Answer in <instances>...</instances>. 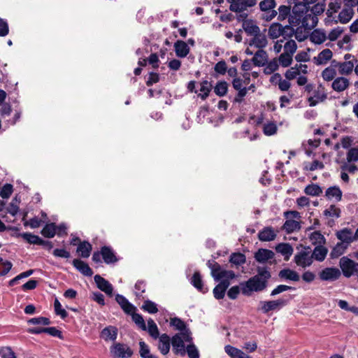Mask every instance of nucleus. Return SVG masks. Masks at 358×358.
<instances>
[{"mask_svg":"<svg viewBox=\"0 0 358 358\" xmlns=\"http://www.w3.org/2000/svg\"><path fill=\"white\" fill-rule=\"evenodd\" d=\"M324 11L323 5L315 4L312 9L309 10L307 7H302L297 13H294V16L289 18L290 23H295L297 25L301 24L306 29H313L318 22L317 14Z\"/></svg>","mask_w":358,"mask_h":358,"instance_id":"f257e3e1","label":"nucleus"},{"mask_svg":"<svg viewBox=\"0 0 358 358\" xmlns=\"http://www.w3.org/2000/svg\"><path fill=\"white\" fill-rule=\"evenodd\" d=\"M270 278V272L266 268H258L257 275L240 284L242 294L250 296L252 292L264 290L266 287L268 280Z\"/></svg>","mask_w":358,"mask_h":358,"instance_id":"f03ea898","label":"nucleus"},{"mask_svg":"<svg viewBox=\"0 0 358 358\" xmlns=\"http://www.w3.org/2000/svg\"><path fill=\"white\" fill-rule=\"evenodd\" d=\"M191 331L176 334L171 338L172 350L175 355L184 357L186 355L185 343H192Z\"/></svg>","mask_w":358,"mask_h":358,"instance_id":"7ed1b4c3","label":"nucleus"},{"mask_svg":"<svg viewBox=\"0 0 358 358\" xmlns=\"http://www.w3.org/2000/svg\"><path fill=\"white\" fill-rule=\"evenodd\" d=\"M207 265L210 268L211 275L216 281L220 280L222 278H235V273L234 271L222 269L220 265L214 260H209Z\"/></svg>","mask_w":358,"mask_h":358,"instance_id":"20e7f679","label":"nucleus"},{"mask_svg":"<svg viewBox=\"0 0 358 358\" xmlns=\"http://www.w3.org/2000/svg\"><path fill=\"white\" fill-rule=\"evenodd\" d=\"M259 9L262 11L263 19L266 21H271L278 15V11L275 10L276 6L275 0H262L259 3Z\"/></svg>","mask_w":358,"mask_h":358,"instance_id":"39448f33","label":"nucleus"},{"mask_svg":"<svg viewBox=\"0 0 358 358\" xmlns=\"http://www.w3.org/2000/svg\"><path fill=\"white\" fill-rule=\"evenodd\" d=\"M288 302L289 299L284 298L278 299L277 300L273 301H261V310L266 314L271 310H280L284 306H285L288 303Z\"/></svg>","mask_w":358,"mask_h":358,"instance_id":"423d86ee","label":"nucleus"},{"mask_svg":"<svg viewBox=\"0 0 358 358\" xmlns=\"http://www.w3.org/2000/svg\"><path fill=\"white\" fill-rule=\"evenodd\" d=\"M230 3V10L241 13L256 5L257 0H227Z\"/></svg>","mask_w":358,"mask_h":358,"instance_id":"0eeeda50","label":"nucleus"},{"mask_svg":"<svg viewBox=\"0 0 358 358\" xmlns=\"http://www.w3.org/2000/svg\"><path fill=\"white\" fill-rule=\"evenodd\" d=\"M294 261L298 266L306 268L313 264V255L310 252L302 250L295 255Z\"/></svg>","mask_w":358,"mask_h":358,"instance_id":"6e6552de","label":"nucleus"},{"mask_svg":"<svg viewBox=\"0 0 358 358\" xmlns=\"http://www.w3.org/2000/svg\"><path fill=\"white\" fill-rule=\"evenodd\" d=\"M327 98L324 87L320 85L314 90L313 96L308 98V102L310 106H315L318 103L325 101Z\"/></svg>","mask_w":358,"mask_h":358,"instance_id":"1a4fd4ad","label":"nucleus"},{"mask_svg":"<svg viewBox=\"0 0 358 358\" xmlns=\"http://www.w3.org/2000/svg\"><path fill=\"white\" fill-rule=\"evenodd\" d=\"M336 238L340 241V242L344 243L345 245L350 246V245L355 241V238L353 237L354 233L352 230L350 228H343L339 231H337L336 233Z\"/></svg>","mask_w":358,"mask_h":358,"instance_id":"9d476101","label":"nucleus"},{"mask_svg":"<svg viewBox=\"0 0 358 358\" xmlns=\"http://www.w3.org/2000/svg\"><path fill=\"white\" fill-rule=\"evenodd\" d=\"M340 276V270L334 267L326 268L319 273L320 278L325 281H334L338 279Z\"/></svg>","mask_w":358,"mask_h":358,"instance_id":"9b49d317","label":"nucleus"},{"mask_svg":"<svg viewBox=\"0 0 358 358\" xmlns=\"http://www.w3.org/2000/svg\"><path fill=\"white\" fill-rule=\"evenodd\" d=\"M113 348V353L118 358H129L133 355L132 350L127 345L122 343H116Z\"/></svg>","mask_w":358,"mask_h":358,"instance_id":"f8f14e48","label":"nucleus"},{"mask_svg":"<svg viewBox=\"0 0 358 358\" xmlns=\"http://www.w3.org/2000/svg\"><path fill=\"white\" fill-rule=\"evenodd\" d=\"M231 278H222L221 282L215 286L213 289V294L215 299H223L227 289L230 285L229 280Z\"/></svg>","mask_w":358,"mask_h":358,"instance_id":"ddd939ff","label":"nucleus"},{"mask_svg":"<svg viewBox=\"0 0 358 358\" xmlns=\"http://www.w3.org/2000/svg\"><path fill=\"white\" fill-rule=\"evenodd\" d=\"M94 281L99 289L104 292L108 295H112L113 288L108 281L99 275H96L94 276Z\"/></svg>","mask_w":358,"mask_h":358,"instance_id":"4468645a","label":"nucleus"},{"mask_svg":"<svg viewBox=\"0 0 358 358\" xmlns=\"http://www.w3.org/2000/svg\"><path fill=\"white\" fill-rule=\"evenodd\" d=\"M277 236L275 231L271 227H266L263 228L258 234V238L262 241H273Z\"/></svg>","mask_w":358,"mask_h":358,"instance_id":"2eb2a0df","label":"nucleus"},{"mask_svg":"<svg viewBox=\"0 0 358 358\" xmlns=\"http://www.w3.org/2000/svg\"><path fill=\"white\" fill-rule=\"evenodd\" d=\"M171 339L166 334H163L159 337L158 349L164 355H167L170 350Z\"/></svg>","mask_w":358,"mask_h":358,"instance_id":"dca6fc26","label":"nucleus"},{"mask_svg":"<svg viewBox=\"0 0 358 358\" xmlns=\"http://www.w3.org/2000/svg\"><path fill=\"white\" fill-rule=\"evenodd\" d=\"M349 85V80L344 77H338L335 78L331 83L332 89L338 92L345 91L347 88H348Z\"/></svg>","mask_w":358,"mask_h":358,"instance_id":"f3484780","label":"nucleus"},{"mask_svg":"<svg viewBox=\"0 0 358 358\" xmlns=\"http://www.w3.org/2000/svg\"><path fill=\"white\" fill-rule=\"evenodd\" d=\"M116 301L120 306L122 309L127 314L132 313L136 310V307L133 306L124 296L120 294H117L115 297Z\"/></svg>","mask_w":358,"mask_h":358,"instance_id":"a211bd4d","label":"nucleus"},{"mask_svg":"<svg viewBox=\"0 0 358 358\" xmlns=\"http://www.w3.org/2000/svg\"><path fill=\"white\" fill-rule=\"evenodd\" d=\"M268 57L267 52L263 49H260L255 52L252 62L257 66H264L268 61Z\"/></svg>","mask_w":358,"mask_h":358,"instance_id":"6ab92c4d","label":"nucleus"},{"mask_svg":"<svg viewBox=\"0 0 358 358\" xmlns=\"http://www.w3.org/2000/svg\"><path fill=\"white\" fill-rule=\"evenodd\" d=\"M274 252L267 249H259L255 254V259L259 263H265L274 257Z\"/></svg>","mask_w":358,"mask_h":358,"instance_id":"aec40b11","label":"nucleus"},{"mask_svg":"<svg viewBox=\"0 0 358 358\" xmlns=\"http://www.w3.org/2000/svg\"><path fill=\"white\" fill-rule=\"evenodd\" d=\"M73 265L74 267H76L77 270H78L84 275L92 276L93 274L92 270L90 268L88 264L80 259H73Z\"/></svg>","mask_w":358,"mask_h":358,"instance_id":"412c9836","label":"nucleus"},{"mask_svg":"<svg viewBox=\"0 0 358 358\" xmlns=\"http://www.w3.org/2000/svg\"><path fill=\"white\" fill-rule=\"evenodd\" d=\"M268 44L266 36L264 34H261L259 32L256 34L254 37L250 41V45L262 49L265 48Z\"/></svg>","mask_w":358,"mask_h":358,"instance_id":"4be33fe9","label":"nucleus"},{"mask_svg":"<svg viewBox=\"0 0 358 358\" xmlns=\"http://www.w3.org/2000/svg\"><path fill=\"white\" fill-rule=\"evenodd\" d=\"M300 229V220H296L292 219H287V220L282 227V229L286 231L287 234H291L295 231H299Z\"/></svg>","mask_w":358,"mask_h":358,"instance_id":"5701e85b","label":"nucleus"},{"mask_svg":"<svg viewBox=\"0 0 358 358\" xmlns=\"http://www.w3.org/2000/svg\"><path fill=\"white\" fill-rule=\"evenodd\" d=\"M278 276L284 280H289L294 282H298L300 280V276L299 273L289 268H284L281 270L279 273Z\"/></svg>","mask_w":358,"mask_h":358,"instance_id":"b1692460","label":"nucleus"},{"mask_svg":"<svg viewBox=\"0 0 358 358\" xmlns=\"http://www.w3.org/2000/svg\"><path fill=\"white\" fill-rule=\"evenodd\" d=\"M224 351L231 358H252L250 356L244 353L242 350L230 345L224 347Z\"/></svg>","mask_w":358,"mask_h":358,"instance_id":"393cba45","label":"nucleus"},{"mask_svg":"<svg viewBox=\"0 0 358 358\" xmlns=\"http://www.w3.org/2000/svg\"><path fill=\"white\" fill-rule=\"evenodd\" d=\"M176 54L179 57H185L189 52L187 44L183 41H177L174 44Z\"/></svg>","mask_w":358,"mask_h":358,"instance_id":"a878e982","label":"nucleus"},{"mask_svg":"<svg viewBox=\"0 0 358 358\" xmlns=\"http://www.w3.org/2000/svg\"><path fill=\"white\" fill-rule=\"evenodd\" d=\"M333 53L331 50L327 48L320 52L318 55L314 57L317 65L325 64L332 57Z\"/></svg>","mask_w":358,"mask_h":358,"instance_id":"bb28decb","label":"nucleus"},{"mask_svg":"<svg viewBox=\"0 0 358 358\" xmlns=\"http://www.w3.org/2000/svg\"><path fill=\"white\" fill-rule=\"evenodd\" d=\"M117 329L113 326L104 328L101 332V337L105 341H115L117 338Z\"/></svg>","mask_w":358,"mask_h":358,"instance_id":"cd10ccee","label":"nucleus"},{"mask_svg":"<svg viewBox=\"0 0 358 358\" xmlns=\"http://www.w3.org/2000/svg\"><path fill=\"white\" fill-rule=\"evenodd\" d=\"M354 15V10L351 6H344L338 14V20L340 22L345 24L348 22Z\"/></svg>","mask_w":358,"mask_h":358,"instance_id":"c85d7f7f","label":"nucleus"},{"mask_svg":"<svg viewBox=\"0 0 358 358\" xmlns=\"http://www.w3.org/2000/svg\"><path fill=\"white\" fill-rule=\"evenodd\" d=\"M101 254L106 264L115 263L117 261L113 251L109 247H102L101 249Z\"/></svg>","mask_w":358,"mask_h":358,"instance_id":"c756f323","label":"nucleus"},{"mask_svg":"<svg viewBox=\"0 0 358 358\" xmlns=\"http://www.w3.org/2000/svg\"><path fill=\"white\" fill-rule=\"evenodd\" d=\"M277 252L285 256V260L287 261L293 253V248L289 243H280L275 247Z\"/></svg>","mask_w":358,"mask_h":358,"instance_id":"7c9ffc66","label":"nucleus"},{"mask_svg":"<svg viewBox=\"0 0 358 358\" xmlns=\"http://www.w3.org/2000/svg\"><path fill=\"white\" fill-rule=\"evenodd\" d=\"M342 191L338 186H333L329 187L325 192V196L328 199H334L336 201H339L342 199Z\"/></svg>","mask_w":358,"mask_h":358,"instance_id":"2f4dec72","label":"nucleus"},{"mask_svg":"<svg viewBox=\"0 0 358 358\" xmlns=\"http://www.w3.org/2000/svg\"><path fill=\"white\" fill-rule=\"evenodd\" d=\"M21 236L25 241H27L28 243L31 244H36L38 245L50 244V241H44L42 238H41L38 236L34 235L30 233H24Z\"/></svg>","mask_w":358,"mask_h":358,"instance_id":"473e14b6","label":"nucleus"},{"mask_svg":"<svg viewBox=\"0 0 358 358\" xmlns=\"http://www.w3.org/2000/svg\"><path fill=\"white\" fill-rule=\"evenodd\" d=\"M327 38L328 37L326 34L320 29L314 30L310 36V41L315 44H321L324 43Z\"/></svg>","mask_w":358,"mask_h":358,"instance_id":"72a5a7b5","label":"nucleus"},{"mask_svg":"<svg viewBox=\"0 0 358 358\" xmlns=\"http://www.w3.org/2000/svg\"><path fill=\"white\" fill-rule=\"evenodd\" d=\"M328 250L322 245H318L315 248L310 255H313V259H315L317 261L322 262L327 254Z\"/></svg>","mask_w":358,"mask_h":358,"instance_id":"f704fd0d","label":"nucleus"},{"mask_svg":"<svg viewBox=\"0 0 358 358\" xmlns=\"http://www.w3.org/2000/svg\"><path fill=\"white\" fill-rule=\"evenodd\" d=\"M355 62L353 61H345L341 64H337L338 66V71L341 75H349L350 74L355 67Z\"/></svg>","mask_w":358,"mask_h":358,"instance_id":"c9c22d12","label":"nucleus"},{"mask_svg":"<svg viewBox=\"0 0 358 358\" xmlns=\"http://www.w3.org/2000/svg\"><path fill=\"white\" fill-rule=\"evenodd\" d=\"M282 26L280 23H273L268 28V34L272 39H276L282 35Z\"/></svg>","mask_w":358,"mask_h":358,"instance_id":"e433bc0d","label":"nucleus"},{"mask_svg":"<svg viewBox=\"0 0 358 358\" xmlns=\"http://www.w3.org/2000/svg\"><path fill=\"white\" fill-rule=\"evenodd\" d=\"M244 31L250 35H255L260 31L259 27L251 20H245L243 23Z\"/></svg>","mask_w":358,"mask_h":358,"instance_id":"4c0bfd02","label":"nucleus"},{"mask_svg":"<svg viewBox=\"0 0 358 358\" xmlns=\"http://www.w3.org/2000/svg\"><path fill=\"white\" fill-rule=\"evenodd\" d=\"M92 248V245L90 243L83 241L78 246L77 252L80 253L82 257L87 258L90 257Z\"/></svg>","mask_w":358,"mask_h":358,"instance_id":"58836bf2","label":"nucleus"},{"mask_svg":"<svg viewBox=\"0 0 358 358\" xmlns=\"http://www.w3.org/2000/svg\"><path fill=\"white\" fill-rule=\"evenodd\" d=\"M349 246L345 245L341 242L337 243V244L333 248L331 251L330 256L331 258H338L341 256L345 250L348 248Z\"/></svg>","mask_w":358,"mask_h":358,"instance_id":"ea45409f","label":"nucleus"},{"mask_svg":"<svg viewBox=\"0 0 358 358\" xmlns=\"http://www.w3.org/2000/svg\"><path fill=\"white\" fill-rule=\"evenodd\" d=\"M229 85L226 81H218L214 87V92L218 96H224L228 92Z\"/></svg>","mask_w":358,"mask_h":358,"instance_id":"a19ab883","label":"nucleus"},{"mask_svg":"<svg viewBox=\"0 0 358 358\" xmlns=\"http://www.w3.org/2000/svg\"><path fill=\"white\" fill-rule=\"evenodd\" d=\"M170 325L173 327L176 330L180 331V332L190 331L189 329L187 327L186 324L178 317L171 318L170 320Z\"/></svg>","mask_w":358,"mask_h":358,"instance_id":"79ce46f5","label":"nucleus"},{"mask_svg":"<svg viewBox=\"0 0 358 358\" xmlns=\"http://www.w3.org/2000/svg\"><path fill=\"white\" fill-rule=\"evenodd\" d=\"M278 20L283 21L287 17H292L291 15V8L289 6L281 5L279 6L278 9Z\"/></svg>","mask_w":358,"mask_h":358,"instance_id":"37998d69","label":"nucleus"},{"mask_svg":"<svg viewBox=\"0 0 358 358\" xmlns=\"http://www.w3.org/2000/svg\"><path fill=\"white\" fill-rule=\"evenodd\" d=\"M212 89V85L207 80H203L201 83L200 92L199 96L202 100H206L210 92Z\"/></svg>","mask_w":358,"mask_h":358,"instance_id":"c03bdc74","label":"nucleus"},{"mask_svg":"<svg viewBox=\"0 0 358 358\" xmlns=\"http://www.w3.org/2000/svg\"><path fill=\"white\" fill-rule=\"evenodd\" d=\"M191 282L194 287H196L198 290L202 292H205L203 290V285L201 279V275L199 272L196 271L193 274V276L191 279Z\"/></svg>","mask_w":358,"mask_h":358,"instance_id":"a18cd8bd","label":"nucleus"},{"mask_svg":"<svg viewBox=\"0 0 358 358\" xmlns=\"http://www.w3.org/2000/svg\"><path fill=\"white\" fill-rule=\"evenodd\" d=\"M321 76L325 81H331L336 76V70L334 66H328L322 71Z\"/></svg>","mask_w":358,"mask_h":358,"instance_id":"49530a36","label":"nucleus"},{"mask_svg":"<svg viewBox=\"0 0 358 358\" xmlns=\"http://www.w3.org/2000/svg\"><path fill=\"white\" fill-rule=\"evenodd\" d=\"M146 330H148L149 334L155 339L160 336L158 327L152 319L148 320V327Z\"/></svg>","mask_w":358,"mask_h":358,"instance_id":"de8ad7c7","label":"nucleus"},{"mask_svg":"<svg viewBox=\"0 0 358 358\" xmlns=\"http://www.w3.org/2000/svg\"><path fill=\"white\" fill-rule=\"evenodd\" d=\"M304 192L307 195L319 196L322 193V189L318 185L311 184L306 187Z\"/></svg>","mask_w":358,"mask_h":358,"instance_id":"09e8293b","label":"nucleus"},{"mask_svg":"<svg viewBox=\"0 0 358 358\" xmlns=\"http://www.w3.org/2000/svg\"><path fill=\"white\" fill-rule=\"evenodd\" d=\"M139 345V353L142 358H157L155 355L150 354L149 347L144 341H140Z\"/></svg>","mask_w":358,"mask_h":358,"instance_id":"8fccbe9b","label":"nucleus"},{"mask_svg":"<svg viewBox=\"0 0 358 358\" xmlns=\"http://www.w3.org/2000/svg\"><path fill=\"white\" fill-rule=\"evenodd\" d=\"M41 234L47 238H52L56 234V226L54 223L47 224L42 229Z\"/></svg>","mask_w":358,"mask_h":358,"instance_id":"3c124183","label":"nucleus"},{"mask_svg":"<svg viewBox=\"0 0 358 358\" xmlns=\"http://www.w3.org/2000/svg\"><path fill=\"white\" fill-rule=\"evenodd\" d=\"M278 59L274 58L271 61L266 62L265 68L264 69V72L266 74H271L278 69Z\"/></svg>","mask_w":358,"mask_h":358,"instance_id":"603ef678","label":"nucleus"},{"mask_svg":"<svg viewBox=\"0 0 358 358\" xmlns=\"http://www.w3.org/2000/svg\"><path fill=\"white\" fill-rule=\"evenodd\" d=\"M129 315H131L132 320L135 322V324L142 330L146 331L147 327L145 325L144 319L142 315L140 314L136 313L135 311Z\"/></svg>","mask_w":358,"mask_h":358,"instance_id":"864d4df0","label":"nucleus"},{"mask_svg":"<svg viewBox=\"0 0 358 358\" xmlns=\"http://www.w3.org/2000/svg\"><path fill=\"white\" fill-rule=\"evenodd\" d=\"M283 47L285 50L284 52L293 56L296 50L297 45L294 40L290 39L285 43Z\"/></svg>","mask_w":358,"mask_h":358,"instance_id":"5fc2aeb1","label":"nucleus"},{"mask_svg":"<svg viewBox=\"0 0 358 358\" xmlns=\"http://www.w3.org/2000/svg\"><path fill=\"white\" fill-rule=\"evenodd\" d=\"M278 63L283 67L289 66L292 62V55L283 52L278 59Z\"/></svg>","mask_w":358,"mask_h":358,"instance_id":"6e6d98bb","label":"nucleus"},{"mask_svg":"<svg viewBox=\"0 0 358 358\" xmlns=\"http://www.w3.org/2000/svg\"><path fill=\"white\" fill-rule=\"evenodd\" d=\"M278 127L274 122H268L264 124L263 131L266 136H271L277 132Z\"/></svg>","mask_w":358,"mask_h":358,"instance_id":"4d7b16f0","label":"nucleus"},{"mask_svg":"<svg viewBox=\"0 0 358 358\" xmlns=\"http://www.w3.org/2000/svg\"><path fill=\"white\" fill-rule=\"evenodd\" d=\"M186 354L189 358H199V352L195 345L189 343L185 348Z\"/></svg>","mask_w":358,"mask_h":358,"instance_id":"13d9d810","label":"nucleus"},{"mask_svg":"<svg viewBox=\"0 0 358 358\" xmlns=\"http://www.w3.org/2000/svg\"><path fill=\"white\" fill-rule=\"evenodd\" d=\"M230 262L240 266L245 262V256L242 253H234L230 257Z\"/></svg>","mask_w":358,"mask_h":358,"instance_id":"bf43d9fd","label":"nucleus"},{"mask_svg":"<svg viewBox=\"0 0 358 358\" xmlns=\"http://www.w3.org/2000/svg\"><path fill=\"white\" fill-rule=\"evenodd\" d=\"M324 215L327 217H339L341 215V209L335 205H331L324 211Z\"/></svg>","mask_w":358,"mask_h":358,"instance_id":"052dcab7","label":"nucleus"},{"mask_svg":"<svg viewBox=\"0 0 358 358\" xmlns=\"http://www.w3.org/2000/svg\"><path fill=\"white\" fill-rule=\"evenodd\" d=\"M27 322L30 324L34 325H49L50 324V320L49 318L45 317H38L31 318L27 321Z\"/></svg>","mask_w":358,"mask_h":358,"instance_id":"680f3d73","label":"nucleus"},{"mask_svg":"<svg viewBox=\"0 0 358 358\" xmlns=\"http://www.w3.org/2000/svg\"><path fill=\"white\" fill-rule=\"evenodd\" d=\"M342 3V0H332L329 3L328 13L331 15L337 13L341 9Z\"/></svg>","mask_w":358,"mask_h":358,"instance_id":"e2e57ef3","label":"nucleus"},{"mask_svg":"<svg viewBox=\"0 0 358 358\" xmlns=\"http://www.w3.org/2000/svg\"><path fill=\"white\" fill-rule=\"evenodd\" d=\"M142 308L151 314H154L158 312V308L156 303L150 300H147L144 302Z\"/></svg>","mask_w":358,"mask_h":358,"instance_id":"0e129e2a","label":"nucleus"},{"mask_svg":"<svg viewBox=\"0 0 358 358\" xmlns=\"http://www.w3.org/2000/svg\"><path fill=\"white\" fill-rule=\"evenodd\" d=\"M310 238L314 244L320 245L325 242L324 236L319 231L313 232L310 236Z\"/></svg>","mask_w":358,"mask_h":358,"instance_id":"69168bd1","label":"nucleus"},{"mask_svg":"<svg viewBox=\"0 0 358 358\" xmlns=\"http://www.w3.org/2000/svg\"><path fill=\"white\" fill-rule=\"evenodd\" d=\"M1 358H16L15 353L10 347H3L0 349Z\"/></svg>","mask_w":358,"mask_h":358,"instance_id":"338daca9","label":"nucleus"},{"mask_svg":"<svg viewBox=\"0 0 358 358\" xmlns=\"http://www.w3.org/2000/svg\"><path fill=\"white\" fill-rule=\"evenodd\" d=\"M348 162H358V148H350L347 153Z\"/></svg>","mask_w":358,"mask_h":358,"instance_id":"774afa93","label":"nucleus"}]
</instances>
